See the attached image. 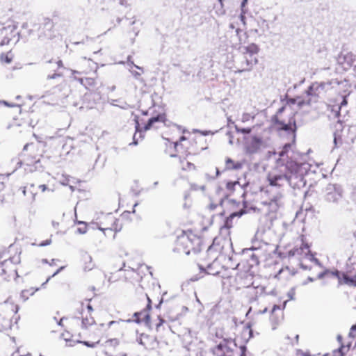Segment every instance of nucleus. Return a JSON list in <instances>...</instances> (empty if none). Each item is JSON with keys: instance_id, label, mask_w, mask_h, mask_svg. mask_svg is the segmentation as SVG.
I'll return each mask as SVG.
<instances>
[{"instance_id": "44", "label": "nucleus", "mask_w": 356, "mask_h": 356, "mask_svg": "<svg viewBox=\"0 0 356 356\" xmlns=\"http://www.w3.org/2000/svg\"><path fill=\"white\" fill-rule=\"evenodd\" d=\"M254 117H255V115L254 113H244L242 115L241 121L243 122H246L253 120L254 118Z\"/></svg>"}, {"instance_id": "36", "label": "nucleus", "mask_w": 356, "mask_h": 356, "mask_svg": "<svg viewBox=\"0 0 356 356\" xmlns=\"http://www.w3.org/2000/svg\"><path fill=\"white\" fill-rule=\"evenodd\" d=\"M243 163L238 161H234L229 157L225 160V170H236L242 168Z\"/></svg>"}, {"instance_id": "52", "label": "nucleus", "mask_w": 356, "mask_h": 356, "mask_svg": "<svg viewBox=\"0 0 356 356\" xmlns=\"http://www.w3.org/2000/svg\"><path fill=\"white\" fill-rule=\"evenodd\" d=\"M264 232H265V229L264 227H260L257 229V233H256V236L258 237V238H261L262 236H263V234H264Z\"/></svg>"}, {"instance_id": "1", "label": "nucleus", "mask_w": 356, "mask_h": 356, "mask_svg": "<svg viewBox=\"0 0 356 356\" xmlns=\"http://www.w3.org/2000/svg\"><path fill=\"white\" fill-rule=\"evenodd\" d=\"M333 89L331 81H314L305 90L304 96L293 98L286 96L284 104L273 117L275 124L281 130L294 132L296 129L295 115L297 113L294 106L296 105L298 109L310 106L312 102H317L319 99L326 98Z\"/></svg>"}, {"instance_id": "63", "label": "nucleus", "mask_w": 356, "mask_h": 356, "mask_svg": "<svg viewBox=\"0 0 356 356\" xmlns=\"http://www.w3.org/2000/svg\"><path fill=\"white\" fill-rule=\"evenodd\" d=\"M247 0H243L242 3V6H244L245 3H246Z\"/></svg>"}, {"instance_id": "8", "label": "nucleus", "mask_w": 356, "mask_h": 356, "mask_svg": "<svg viewBox=\"0 0 356 356\" xmlns=\"http://www.w3.org/2000/svg\"><path fill=\"white\" fill-rule=\"evenodd\" d=\"M80 316L79 318L81 320L82 323V332L80 331V327L78 325L77 320L73 318H67L68 319H73L74 324L72 325L74 329L77 330L81 334L83 337L86 339L84 340H90L89 338H91V334H93V330H90L88 328L92 327L95 325V320L92 316V314H88L86 312H79ZM62 318L61 319H63Z\"/></svg>"}, {"instance_id": "27", "label": "nucleus", "mask_w": 356, "mask_h": 356, "mask_svg": "<svg viewBox=\"0 0 356 356\" xmlns=\"http://www.w3.org/2000/svg\"><path fill=\"white\" fill-rule=\"evenodd\" d=\"M316 218L315 211L312 209H300L296 212L294 222H306L307 221H313Z\"/></svg>"}, {"instance_id": "15", "label": "nucleus", "mask_w": 356, "mask_h": 356, "mask_svg": "<svg viewBox=\"0 0 356 356\" xmlns=\"http://www.w3.org/2000/svg\"><path fill=\"white\" fill-rule=\"evenodd\" d=\"M24 150L25 161L28 165H34L40 162L42 155L38 145L33 143L26 144Z\"/></svg>"}, {"instance_id": "26", "label": "nucleus", "mask_w": 356, "mask_h": 356, "mask_svg": "<svg viewBox=\"0 0 356 356\" xmlns=\"http://www.w3.org/2000/svg\"><path fill=\"white\" fill-rule=\"evenodd\" d=\"M225 188L227 191V196H234L236 193L241 197H245V189L238 181L227 182Z\"/></svg>"}, {"instance_id": "13", "label": "nucleus", "mask_w": 356, "mask_h": 356, "mask_svg": "<svg viewBox=\"0 0 356 356\" xmlns=\"http://www.w3.org/2000/svg\"><path fill=\"white\" fill-rule=\"evenodd\" d=\"M238 347L232 339H224L213 348V353L216 356H236Z\"/></svg>"}, {"instance_id": "55", "label": "nucleus", "mask_w": 356, "mask_h": 356, "mask_svg": "<svg viewBox=\"0 0 356 356\" xmlns=\"http://www.w3.org/2000/svg\"><path fill=\"white\" fill-rule=\"evenodd\" d=\"M289 273V267L283 268L279 271V275L280 276L282 274H288Z\"/></svg>"}, {"instance_id": "42", "label": "nucleus", "mask_w": 356, "mask_h": 356, "mask_svg": "<svg viewBox=\"0 0 356 356\" xmlns=\"http://www.w3.org/2000/svg\"><path fill=\"white\" fill-rule=\"evenodd\" d=\"M221 207H222V205L218 206V205L211 204L209 206V207L207 209V211L208 214L211 216V222H213L216 220L215 216L213 214V210L216 208L221 209Z\"/></svg>"}, {"instance_id": "17", "label": "nucleus", "mask_w": 356, "mask_h": 356, "mask_svg": "<svg viewBox=\"0 0 356 356\" xmlns=\"http://www.w3.org/2000/svg\"><path fill=\"white\" fill-rule=\"evenodd\" d=\"M289 256L296 257L300 260L303 259H309L312 260L314 258L311 252L310 245L305 243L302 239L301 244L299 246L294 247L289 252Z\"/></svg>"}, {"instance_id": "43", "label": "nucleus", "mask_w": 356, "mask_h": 356, "mask_svg": "<svg viewBox=\"0 0 356 356\" xmlns=\"http://www.w3.org/2000/svg\"><path fill=\"white\" fill-rule=\"evenodd\" d=\"M341 196V195L336 192H330L327 194V200L330 202H335L338 200V198Z\"/></svg>"}, {"instance_id": "54", "label": "nucleus", "mask_w": 356, "mask_h": 356, "mask_svg": "<svg viewBox=\"0 0 356 356\" xmlns=\"http://www.w3.org/2000/svg\"><path fill=\"white\" fill-rule=\"evenodd\" d=\"M51 240L49 238V239H47L44 241H42V242L38 243V246H45V245H48L51 244Z\"/></svg>"}, {"instance_id": "3", "label": "nucleus", "mask_w": 356, "mask_h": 356, "mask_svg": "<svg viewBox=\"0 0 356 356\" xmlns=\"http://www.w3.org/2000/svg\"><path fill=\"white\" fill-rule=\"evenodd\" d=\"M200 227H194L187 230H183L181 234L178 235L173 247L174 252L185 254H196L200 252L204 247L203 232L207 229L200 224Z\"/></svg>"}, {"instance_id": "14", "label": "nucleus", "mask_w": 356, "mask_h": 356, "mask_svg": "<svg viewBox=\"0 0 356 356\" xmlns=\"http://www.w3.org/2000/svg\"><path fill=\"white\" fill-rule=\"evenodd\" d=\"M197 171V165L189 161L187 157H179L177 165L178 175L182 179H187Z\"/></svg>"}, {"instance_id": "56", "label": "nucleus", "mask_w": 356, "mask_h": 356, "mask_svg": "<svg viewBox=\"0 0 356 356\" xmlns=\"http://www.w3.org/2000/svg\"><path fill=\"white\" fill-rule=\"evenodd\" d=\"M56 65H57V68H58V69H61V68H63V67H64V66H63V62H62V60H57V61L56 62Z\"/></svg>"}, {"instance_id": "31", "label": "nucleus", "mask_w": 356, "mask_h": 356, "mask_svg": "<svg viewBox=\"0 0 356 356\" xmlns=\"http://www.w3.org/2000/svg\"><path fill=\"white\" fill-rule=\"evenodd\" d=\"M97 79V70L89 74V75L82 76L76 78V79H77L86 88H89L95 85Z\"/></svg>"}, {"instance_id": "49", "label": "nucleus", "mask_w": 356, "mask_h": 356, "mask_svg": "<svg viewBox=\"0 0 356 356\" xmlns=\"http://www.w3.org/2000/svg\"><path fill=\"white\" fill-rule=\"evenodd\" d=\"M62 73L56 70L54 74L47 76L48 79H54L62 76Z\"/></svg>"}, {"instance_id": "34", "label": "nucleus", "mask_w": 356, "mask_h": 356, "mask_svg": "<svg viewBox=\"0 0 356 356\" xmlns=\"http://www.w3.org/2000/svg\"><path fill=\"white\" fill-rule=\"evenodd\" d=\"M80 262L83 268L87 271L91 270L95 266L92 257L88 253H85L81 255Z\"/></svg>"}, {"instance_id": "9", "label": "nucleus", "mask_w": 356, "mask_h": 356, "mask_svg": "<svg viewBox=\"0 0 356 356\" xmlns=\"http://www.w3.org/2000/svg\"><path fill=\"white\" fill-rule=\"evenodd\" d=\"M289 148H291L290 144H285L284 145L283 149L280 153V158L277 161L275 169L277 172L286 173L288 179H289L290 175L298 172L300 169V165L292 160H289L284 163L283 156Z\"/></svg>"}, {"instance_id": "6", "label": "nucleus", "mask_w": 356, "mask_h": 356, "mask_svg": "<svg viewBox=\"0 0 356 356\" xmlns=\"http://www.w3.org/2000/svg\"><path fill=\"white\" fill-rule=\"evenodd\" d=\"M259 51V47L254 43L245 47L236 62L237 71L239 72L251 71L258 63Z\"/></svg>"}, {"instance_id": "59", "label": "nucleus", "mask_w": 356, "mask_h": 356, "mask_svg": "<svg viewBox=\"0 0 356 356\" xmlns=\"http://www.w3.org/2000/svg\"><path fill=\"white\" fill-rule=\"evenodd\" d=\"M69 214H70L71 217L73 218V216H75V213L73 211H70Z\"/></svg>"}, {"instance_id": "40", "label": "nucleus", "mask_w": 356, "mask_h": 356, "mask_svg": "<svg viewBox=\"0 0 356 356\" xmlns=\"http://www.w3.org/2000/svg\"><path fill=\"white\" fill-rule=\"evenodd\" d=\"M237 35L239 38L240 44H245L248 38V35L245 32L240 30L239 29L236 31Z\"/></svg>"}, {"instance_id": "46", "label": "nucleus", "mask_w": 356, "mask_h": 356, "mask_svg": "<svg viewBox=\"0 0 356 356\" xmlns=\"http://www.w3.org/2000/svg\"><path fill=\"white\" fill-rule=\"evenodd\" d=\"M236 131L237 133H241V134H250L252 131V129L251 128H238V127H236Z\"/></svg>"}, {"instance_id": "50", "label": "nucleus", "mask_w": 356, "mask_h": 356, "mask_svg": "<svg viewBox=\"0 0 356 356\" xmlns=\"http://www.w3.org/2000/svg\"><path fill=\"white\" fill-rule=\"evenodd\" d=\"M250 259L252 260V264H251L252 266V265H257L259 264V257L254 253H252L251 255H250Z\"/></svg>"}, {"instance_id": "62", "label": "nucleus", "mask_w": 356, "mask_h": 356, "mask_svg": "<svg viewBox=\"0 0 356 356\" xmlns=\"http://www.w3.org/2000/svg\"><path fill=\"white\" fill-rule=\"evenodd\" d=\"M138 127H139V123L138 121H136V131H137L138 129Z\"/></svg>"}, {"instance_id": "60", "label": "nucleus", "mask_w": 356, "mask_h": 356, "mask_svg": "<svg viewBox=\"0 0 356 356\" xmlns=\"http://www.w3.org/2000/svg\"><path fill=\"white\" fill-rule=\"evenodd\" d=\"M63 268H64V266H61V267H60V268L57 270V271L54 273V275H55V274H56V273H58L60 270H62V269H63Z\"/></svg>"}, {"instance_id": "28", "label": "nucleus", "mask_w": 356, "mask_h": 356, "mask_svg": "<svg viewBox=\"0 0 356 356\" xmlns=\"http://www.w3.org/2000/svg\"><path fill=\"white\" fill-rule=\"evenodd\" d=\"M177 134H170V138L167 139L168 143L165 144L166 147L165 152L167 154H168L171 157L177 156V155H182L179 153V143L178 140L174 141L175 139V136Z\"/></svg>"}, {"instance_id": "47", "label": "nucleus", "mask_w": 356, "mask_h": 356, "mask_svg": "<svg viewBox=\"0 0 356 356\" xmlns=\"http://www.w3.org/2000/svg\"><path fill=\"white\" fill-rule=\"evenodd\" d=\"M292 356H312L308 352H304L301 350H296Z\"/></svg>"}, {"instance_id": "58", "label": "nucleus", "mask_w": 356, "mask_h": 356, "mask_svg": "<svg viewBox=\"0 0 356 356\" xmlns=\"http://www.w3.org/2000/svg\"><path fill=\"white\" fill-rule=\"evenodd\" d=\"M39 356H51L49 353H40Z\"/></svg>"}, {"instance_id": "39", "label": "nucleus", "mask_w": 356, "mask_h": 356, "mask_svg": "<svg viewBox=\"0 0 356 356\" xmlns=\"http://www.w3.org/2000/svg\"><path fill=\"white\" fill-rule=\"evenodd\" d=\"M13 58L11 52L2 53L0 55V61L2 63L9 64L12 62Z\"/></svg>"}, {"instance_id": "35", "label": "nucleus", "mask_w": 356, "mask_h": 356, "mask_svg": "<svg viewBox=\"0 0 356 356\" xmlns=\"http://www.w3.org/2000/svg\"><path fill=\"white\" fill-rule=\"evenodd\" d=\"M232 228V225L230 224H224L220 227L219 230V236L221 241L224 243L225 242H228L231 240L230 238V229Z\"/></svg>"}, {"instance_id": "16", "label": "nucleus", "mask_w": 356, "mask_h": 356, "mask_svg": "<svg viewBox=\"0 0 356 356\" xmlns=\"http://www.w3.org/2000/svg\"><path fill=\"white\" fill-rule=\"evenodd\" d=\"M224 245L225 243L221 241L220 237H215L212 244L208 248L206 252L207 260L213 261L217 260L223 252Z\"/></svg>"}, {"instance_id": "30", "label": "nucleus", "mask_w": 356, "mask_h": 356, "mask_svg": "<svg viewBox=\"0 0 356 356\" xmlns=\"http://www.w3.org/2000/svg\"><path fill=\"white\" fill-rule=\"evenodd\" d=\"M267 179L269 181V184L273 186H280V181L284 179H288L286 173L280 172L279 173H277L276 172L268 173Z\"/></svg>"}, {"instance_id": "5", "label": "nucleus", "mask_w": 356, "mask_h": 356, "mask_svg": "<svg viewBox=\"0 0 356 356\" xmlns=\"http://www.w3.org/2000/svg\"><path fill=\"white\" fill-rule=\"evenodd\" d=\"M19 306L8 301L0 305V332H6L17 326L20 316Z\"/></svg>"}, {"instance_id": "25", "label": "nucleus", "mask_w": 356, "mask_h": 356, "mask_svg": "<svg viewBox=\"0 0 356 356\" xmlns=\"http://www.w3.org/2000/svg\"><path fill=\"white\" fill-rule=\"evenodd\" d=\"M262 143L261 138L256 136L245 138L246 152L250 154L256 153L261 147Z\"/></svg>"}, {"instance_id": "4", "label": "nucleus", "mask_w": 356, "mask_h": 356, "mask_svg": "<svg viewBox=\"0 0 356 356\" xmlns=\"http://www.w3.org/2000/svg\"><path fill=\"white\" fill-rule=\"evenodd\" d=\"M171 134L179 136V150L182 155H195L208 148V143L204 136L185 131L179 126L173 127Z\"/></svg>"}, {"instance_id": "18", "label": "nucleus", "mask_w": 356, "mask_h": 356, "mask_svg": "<svg viewBox=\"0 0 356 356\" xmlns=\"http://www.w3.org/2000/svg\"><path fill=\"white\" fill-rule=\"evenodd\" d=\"M286 302L282 306L275 305L270 313L269 322L273 330H275L284 320V309Z\"/></svg>"}, {"instance_id": "57", "label": "nucleus", "mask_w": 356, "mask_h": 356, "mask_svg": "<svg viewBox=\"0 0 356 356\" xmlns=\"http://www.w3.org/2000/svg\"><path fill=\"white\" fill-rule=\"evenodd\" d=\"M39 188L41 190L42 192H44L45 191L48 190L45 184L40 185Z\"/></svg>"}, {"instance_id": "10", "label": "nucleus", "mask_w": 356, "mask_h": 356, "mask_svg": "<svg viewBox=\"0 0 356 356\" xmlns=\"http://www.w3.org/2000/svg\"><path fill=\"white\" fill-rule=\"evenodd\" d=\"M105 356H129L123 345L118 339H110L102 345Z\"/></svg>"}, {"instance_id": "38", "label": "nucleus", "mask_w": 356, "mask_h": 356, "mask_svg": "<svg viewBox=\"0 0 356 356\" xmlns=\"http://www.w3.org/2000/svg\"><path fill=\"white\" fill-rule=\"evenodd\" d=\"M353 57H354L353 54L350 52L347 53L344 55H339V62L341 64H343V62L341 61V59H343V61L347 62L348 67H350V66H352V65L353 64L354 60H355Z\"/></svg>"}, {"instance_id": "48", "label": "nucleus", "mask_w": 356, "mask_h": 356, "mask_svg": "<svg viewBox=\"0 0 356 356\" xmlns=\"http://www.w3.org/2000/svg\"><path fill=\"white\" fill-rule=\"evenodd\" d=\"M165 323V320L163 319L161 316H158V323L155 325V329L158 332L160 330V327L163 325Z\"/></svg>"}, {"instance_id": "37", "label": "nucleus", "mask_w": 356, "mask_h": 356, "mask_svg": "<svg viewBox=\"0 0 356 356\" xmlns=\"http://www.w3.org/2000/svg\"><path fill=\"white\" fill-rule=\"evenodd\" d=\"M241 337L244 340H248L252 335L251 325L249 323L243 325L241 327Z\"/></svg>"}, {"instance_id": "64", "label": "nucleus", "mask_w": 356, "mask_h": 356, "mask_svg": "<svg viewBox=\"0 0 356 356\" xmlns=\"http://www.w3.org/2000/svg\"><path fill=\"white\" fill-rule=\"evenodd\" d=\"M241 18L242 20H243L245 17L243 15H241Z\"/></svg>"}, {"instance_id": "23", "label": "nucleus", "mask_w": 356, "mask_h": 356, "mask_svg": "<svg viewBox=\"0 0 356 356\" xmlns=\"http://www.w3.org/2000/svg\"><path fill=\"white\" fill-rule=\"evenodd\" d=\"M99 301L97 298H90L80 302L78 312L92 314L95 310H97L99 308Z\"/></svg>"}, {"instance_id": "11", "label": "nucleus", "mask_w": 356, "mask_h": 356, "mask_svg": "<svg viewBox=\"0 0 356 356\" xmlns=\"http://www.w3.org/2000/svg\"><path fill=\"white\" fill-rule=\"evenodd\" d=\"M4 252L0 251V259L3 258ZM17 267L15 263L9 258L0 262V278L3 281H9L17 276Z\"/></svg>"}, {"instance_id": "32", "label": "nucleus", "mask_w": 356, "mask_h": 356, "mask_svg": "<svg viewBox=\"0 0 356 356\" xmlns=\"http://www.w3.org/2000/svg\"><path fill=\"white\" fill-rule=\"evenodd\" d=\"M332 275L335 276L340 284L345 283L352 284L356 286V275L349 277L344 273H341L339 271L336 270L330 273Z\"/></svg>"}, {"instance_id": "19", "label": "nucleus", "mask_w": 356, "mask_h": 356, "mask_svg": "<svg viewBox=\"0 0 356 356\" xmlns=\"http://www.w3.org/2000/svg\"><path fill=\"white\" fill-rule=\"evenodd\" d=\"M280 197L276 196L268 203H264L263 207L259 209L264 215L269 216L270 220L276 219L277 213L280 207Z\"/></svg>"}, {"instance_id": "24", "label": "nucleus", "mask_w": 356, "mask_h": 356, "mask_svg": "<svg viewBox=\"0 0 356 356\" xmlns=\"http://www.w3.org/2000/svg\"><path fill=\"white\" fill-rule=\"evenodd\" d=\"M136 272L133 269H122L120 268L115 273H112L109 277L110 282L129 281L134 278Z\"/></svg>"}, {"instance_id": "29", "label": "nucleus", "mask_w": 356, "mask_h": 356, "mask_svg": "<svg viewBox=\"0 0 356 356\" xmlns=\"http://www.w3.org/2000/svg\"><path fill=\"white\" fill-rule=\"evenodd\" d=\"M138 342L143 346L145 348L148 350L154 349L159 343L154 336L145 333H142L140 335Z\"/></svg>"}, {"instance_id": "2", "label": "nucleus", "mask_w": 356, "mask_h": 356, "mask_svg": "<svg viewBox=\"0 0 356 356\" xmlns=\"http://www.w3.org/2000/svg\"><path fill=\"white\" fill-rule=\"evenodd\" d=\"M73 324V319L63 318L60 319L59 322V325L65 328L62 337L65 341L70 343V346L74 343H83L88 347L94 348L102 338L123 334L122 321H112L107 324L95 325L93 327V336L91 337V340H83L86 338L83 337L77 330L72 327Z\"/></svg>"}, {"instance_id": "20", "label": "nucleus", "mask_w": 356, "mask_h": 356, "mask_svg": "<svg viewBox=\"0 0 356 356\" xmlns=\"http://www.w3.org/2000/svg\"><path fill=\"white\" fill-rule=\"evenodd\" d=\"M97 70L95 63L90 59H83L79 65V70H72V74L75 79L78 78L76 75H89V74Z\"/></svg>"}, {"instance_id": "51", "label": "nucleus", "mask_w": 356, "mask_h": 356, "mask_svg": "<svg viewBox=\"0 0 356 356\" xmlns=\"http://www.w3.org/2000/svg\"><path fill=\"white\" fill-rule=\"evenodd\" d=\"M349 336L353 338L356 337V323L351 327Z\"/></svg>"}, {"instance_id": "33", "label": "nucleus", "mask_w": 356, "mask_h": 356, "mask_svg": "<svg viewBox=\"0 0 356 356\" xmlns=\"http://www.w3.org/2000/svg\"><path fill=\"white\" fill-rule=\"evenodd\" d=\"M22 107L19 105H14L11 106L7 111V115L17 122V124H20L22 118H19L22 114Z\"/></svg>"}, {"instance_id": "53", "label": "nucleus", "mask_w": 356, "mask_h": 356, "mask_svg": "<svg viewBox=\"0 0 356 356\" xmlns=\"http://www.w3.org/2000/svg\"><path fill=\"white\" fill-rule=\"evenodd\" d=\"M83 227H79L77 229V232L80 234H85L87 232V224H82Z\"/></svg>"}, {"instance_id": "7", "label": "nucleus", "mask_w": 356, "mask_h": 356, "mask_svg": "<svg viewBox=\"0 0 356 356\" xmlns=\"http://www.w3.org/2000/svg\"><path fill=\"white\" fill-rule=\"evenodd\" d=\"M242 199V204L235 200H229L224 204V209L218 212L222 220H225V222H229L235 217L240 218L242 215L250 212L251 209H247L245 198Z\"/></svg>"}, {"instance_id": "22", "label": "nucleus", "mask_w": 356, "mask_h": 356, "mask_svg": "<svg viewBox=\"0 0 356 356\" xmlns=\"http://www.w3.org/2000/svg\"><path fill=\"white\" fill-rule=\"evenodd\" d=\"M200 270H204L208 275H220L221 271L220 265L217 260L204 261V259L198 264Z\"/></svg>"}, {"instance_id": "12", "label": "nucleus", "mask_w": 356, "mask_h": 356, "mask_svg": "<svg viewBox=\"0 0 356 356\" xmlns=\"http://www.w3.org/2000/svg\"><path fill=\"white\" fill-rule=\"evenodd\" d=\"M168 121L167 114L163 108H160L158 111H154L152 117L145 124L143 130L145 131L151 129H157L165 126Z\"/></svg>"}, {"instance_id": "41", "label": "nucleus", "mask_w": 356, "mask_h": 356, "mask_svg": "<svg viewBox=\"0 0 356 356\" xmlns=\"http://www.w3.org/2000/svg\"><path fill=\"white\" fill-rule=\"evenodd\" d=\"M37 290L38 289H34L33 288L22 290L21 297L25 300L28 299L30 296L33 295Z\"/></svg>"}, {"instance_id": "45", "label": "nucleus", "mask_w": 356, "mask_h": 356, "mask_svg": "<svg viewBox=\"0 0 356 356\" xmlns=\"http://www.w3.org/2000/svg\"><path fill=\"white\" fill-rule=\"evenodd\" d=\"M99 229L102 230L105 235L107 234H115V232L111 227H98Z\"/></svg>"}, {"instance_id": "61", "label": "nucleus", "mask_w": 356, "mask_h": 356, "mask_svg": "<svg viewBox=\"0 0 356 356\" xmlns=\"http://www.w3.org/2000/svg\"><path fill=\"white\" fill-rule=\"evenodd\" d=\"M135 138H136V134H134V142H133V143H134V145H136L138 143H137V141L136 140V139H135Z\"/></svg>"}, {"instance_id": "21", "label": "nucleus", "mask_w": 356, "mask_h": 356, "mask_svg": "<svg viewBox=\"0 0 356 356\" xmlns=\"http://www.w3.org/2000/svg\"><path fill=\"white\" fill-rule=\"evenodd\" d=\"M146 299L147 303L145 308L140 312H136L134 314V321L138 323H145L147 326L152 327L149 315V311L152 308V302L147 296H146Z\"/></svg>"}]
</instances>
